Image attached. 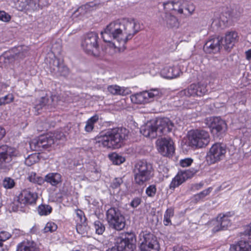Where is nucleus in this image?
<instances>
[{
	"instance_id": "a878e982",
	"label": "nucleus",
	"mask_w": 251,
	"mask_h": 251,
	"mask_svg": "<svg viewBox=\"0 0 251 251\" xmlns=\"http://www.w3.org/2000/svg\"><path fill=\"white\" fill-rule=\"evenodd\" d=\"M230 251H251V241L240 240L231 245Z\"/></svg>"
},
{
	"instance_id": "864d4df0",
	"label": "nucleus",
	"mask_w": 251,
	"mask_h": 251,
	"mask_svg": "<svg viewBox=\"0 0 251 251\" xmlns=\"http://www.w3.org/2000/svg\"><path fill=\"white\" fill-rule=\"evenodd\" d=\"M244 235H251V223L245 227Z\"/></svg>"
},
{
	"instance_id": "13d9d810",
	"label": "nucleus",
	"mask_w": 251,
	"mask_h": 251,
	"mask_svg": "<svg viewBox=\"0 0 251 251\" xmlns=\"http://www.w3.org/2000/svg\"><path fill=\"white\" fill-rule=\"evenodd\" d=\"M203 186V183L200 182L199 183L194 184L192 186V188L194 190H198L201 189Z\"/></svg>"
},
{
	"instance_id": "393cba45",
	"label": "nucleus",
	"mask_w": 251,
	"mask_h": 251,
	"mask_svg": "<svg viewBox=\"0 0 251 251\" xmlns=\"http://www.w3.org/2000/svg\"><path fill=\"white\" fill-rule=\"evenodd\" d=\"M195 9V7L193 3L187 1H183L182 2H179L177 13L187 16L192 14Z\"/></svg>"
},
{
	"instance_id": "e2e57ef3",
	"label": "nucleus",
	"mask_w": 251,
	"mask_h": 251,
	"mask_svg": "<svg viewBox=\"0 0 251 251\" xmlns=\"http://www.w3.org/2000/svg\"><path fill=\"white\" fill-rule=\"evenodd\" d=\"M5 134V130L2 127L0 126V140L1 139Z\"/></svg>"
},
{
	"instance_id": "9b49d317",
	"label": "nucleus",
	"mask_w": 251,
	"mask_h": 251,
	"mask_svg": "<svg viewBox=\"0 0 251 251\" xmlns=\"http://www.w3.org/2000/svg\"><path fill=\"white\" fill-rule=\"evenodd\" d=\"M141 251H159V245L156 236H138Z\"/></svg>"
},
{
	"instance_id": "bb28decb",
	"label": "nucleus",
	"mask_w": 251,
	"mask_h": 251,
	"mask_svg": "<svg viewBox=\"0 0 251 251\" xmlns=\"http://www.w3.org/2000/svg\"><path fill=\"white\" fill-rule=\"evenodd\" d=\"M108 91L113 95L126 96L131 93L130 90L124 87H121L117 85H111L107 87Z\"/></svg>"
},
{
	"instance_id": "37998d69",
	"label": "nucleus",
	"mask_w": 251,
	"mask_h": 251,
	"mask_svg": "<svg viewBox=\"0 0 251 251\" xmlns=\"http://www.w3.org/2000/svg\"><path fill=\"white\" fill-rule=\"evenodd\" d=\"M94 226L97 234L100 235L103 233L105 230V226L100 221H95Z\"/></svg>"
},
{
	"instance_id": "6e6d98bb",
	"label": "nucleus",
	"mask_w": 251,
	"mask_h": 251,
	"mask_svg": "<svg viewBox=\"0 0 251 251\" xmlns=\"http://www.w3.org/2000/svg\"><path fill=\"white\" fill-rule=\"evenodd\" d=\"M45 181V177L44 178L42 177L38 176L36 179V181L34 183H37L39 185H42Z\"/></svg>"
},
{
	"instance_id": "1a4fd4ad",
	"label": "nucleus",
	"mask_w": 251,
	"mask_h": 251,
	"mask_svg": "<svg viewBox=\"0 0 251 251\" xmlns=\"http://www.w3.org/2000/svg\"><path fill=\"white\" fill-rule=\"evenodd\" d=\"M160 92L158 89H153L149 91H145L138 93L130 96V99L133 103L142 104L157 98Z\"/></svg>"
},
{
	"instance_id": "a18cd8bd",
	"label": "nucleus",
	"mask_w": 251,
	"mask_h": 251,
	"mask_svg": "<svg viewBox=\"0 0 251 251\" xmlns=\"http://www.w3.org/2000/svg\"><path fill=\"white\" fill-rule=\"evenodd\" d=\"M13 99L14 97L11 94L0 98V106L11 102L13 100Z\"/></svg>"
},
{
	"instance_id": "4468645a",
	"label": "nucleus",
	"mask_w": 251,
	"mask_h": 251,
	"mask_svg": "<svg viewBox=\"0 0 251 251\" xmlns=\"http://www.w3.org/2000/svg\"><path fill=\"white\" fill-rule=\"evenodd\" d=\"M231 216V214L230 212L219 214L216 220L213 221L215 226L212 229L213 232L215 233L218 231L226 230L230 226L231 223L229 217Z\"/></svg>"
},
{
	"instance_id": "c756f323",
	"label": "nucleus",
	"mask_w": 251,
	"mask_h": 251,
	"mask_svg": "<svg viewBox=\"0 0 251 251\" xmlns=\"http://www.w3.org/2000/svg\"><path fill=\"white\" fill-rule=\"evenodd\" d=\"M62 177L57 173H50L45 176V181L52 186H56L62 181Z\"/></svg>"
},
{
	"instance_id": "f3484780",
	"label": "nucleus",
	"mask_w": 251,
	"mask_h": 251,
	"mask_svg": "<svg viewBox=\"0 0 251 251\" xmlns=\"http://www.w3.org/2000/svg\"><path fill=\"white\" fill-rule=\"evenodd\" d=\"M210 127L213 135L215 137H219L225 133L226 129V124L220 117H214L211 120Z\"/></svg>"
},
{
	"instance_id": "774afa93",
	"label": "nucleus",
	"mask_w": 251,
	"mask_h": 251,
	"mask_svg": "<svg viewBox=\"0 0 251 251\" xmlns=\"http://www.w3.org/2000/svg\"><path fill=\"white\" fill-rule=\"evenodd\" d=\"M30 233L31 234H37L38 233L37 232V229L35 227H33L31 230Z\"/></svg>"
},
{
	"instance_id": "423d86ee",
	"label": "nucleus",
	"mask_w": 251,
	"mask_h": 251,
	"mask_svg": "<svg viewBox=\"0 0 251 251\" xmlns=\"http://www.w3.org/2000/svg\"><path fill=\"white\" fill-rule=\"evenodd\" d=\"M189 140L192 146L201 148L209 143L210 139L207 131L202 129H197L189 133Z\"/></svg>"
},
{
	"instance_id": "7c9ffc66",
	"label": "nucleus",
	"mask_w": 251,
	"mask_h": 251,
	"mask_svg": "<svg viewBox=\"0 0 251 251\" xmlns=\"http://www.w3.org/2000/svg\"><path fill=\"white\" fill-rule=\"evenodd\" d=\"M99 120V116L97 114L89 118L86 122L84 129L87 132H91L94 129L95 124Z\"/></svg>"
},
{
	"instance_id": "2f4dec72",
	"label": "nucleus",
	"mask_w": 251,
	"mask_h": 251,
	"mask_svg": "<svg viewBox=\"0 0 251 251\" xmlns=\"http://www.w3.org/2000/svg\"><path fill=\"white\" fill-rule=\"evenodd\" d=\"M179 6V2L174 1H168L163 3V6L165 12L169 13L170 11H175L177 12V9Z\"/></svg>"
},
{
	"instance_id": "39448f33",
	"label": "nucleus",
	"mask_w": 251,
	"mask_h": 251,
	"mask_svg": "<svg viewBox=\"0 0 251 251\" xmlns=\"http://www.w3.org/2000/svg\"><path fill=\"white\" fill-rule=\"evenodd\" d=\"M107 219L110 225L117 230H121L125 226V220L117 207H112L106 212Z\"/></svg>"
},
{
	"instance_id": "bf43d9fd",
	"label": "nucleus",
	"mask_w": 251,
	"mask_h": 251,
	"mask_svg": "<svg viewBox=\"0 0 251 251\" xmlns=\"http://www.w3.org/2000/svg\"><path fill=\"white\" fill-rule=\"evenodd\" d=\"M10 236H0V248L3 246V242L7 240Z\"/></svg>"
},
{
	"instance_id": "69168bd1",
	"label": "nucleus",
	"mask_w": 251,
	"mask_h": 251,
	"mask_svg": "<svg viewBox=\"0 0 251 251\" xmlns=\"http://www.w3.org/2000/svg\"><path fill=\"white\" fill-rule=\"evenodd\" d=\"M91 169V172L92 173H94L97 174H99L100 173V170L99 168H98L97 167H94L93 169Z\"/></svg>"
},
{
	"instance_id": "58836bf2",
	"label": "nucleus",
	"mask_w": 251,
	"mask_h": 251,
	"mask_svg": "<svg viewBox=\"0 0 251 251\" xmlns=\"http://www.w3.org/2000/svg\"><path fill=\"white\" fill-rule=\"evenodd\" d=\"M38 211L40 215H47L51 212L52 208L49 205L42 204L38 207Z\"/></svg>"
},
{
	"instance_id": "473e14b6",
	"label": "nucleus",
	"mask_w": 251,
	"mask_h": 251,
	"mask_svg": "<svg viewBox=\"0 0 251 251\" xmlns=\"http://www.w3.org/2000/svg\"><path fill=\"white\" fill-rule=\"evenodd\" d=\"M50 102V100L47 97H42L38 101L35 105L34 109L38 114L40 113V110L43 107L48 106Z\"/></svg>"
},
{
	"instance_id": "412c9836",
	"label": "nucleus",
	"mask_w": 251,
	"mask_h": 251,
	"mask_svg": "<svg viewBox=\"0 0 251 251\" xmlns=\"http://www.w3.org/2000/svg\"><path fill=\"white\" fill-rule=\"evenodd\" d=\"M159 136L170 132L174 127V124L167 118L158 119L156 121Z\"/></svg>"
},
{
	"instance_id": "8fccbe9b",
	"label": "nucleus",
	"mask_w": 251,
	"mask_h": 251,
	"mask_svg": "<svg viewBox=\"0 0 251 251\" xmlns=\"http://www.w3.org/2000/svg\"><path fill=\"white\" fill-rule=\"evenodd\" d=\"M192 162V159L190 158H186L180 161V165L183 167H187L191 165Z\"/></svg>"
},
{
	"instance_id": "0e129e2a",
	"label": "nucleus",
	"mask_w": 251,
	"mask_h": 251,
	"mask_svg": "<svg viewBox=\"0 0 251 251\" xmlns=\"http://www.w3.org/2000/svg\"><path fill=\"white\" fill-rule=\"evenodd\" d=\"M246 59L250 60L251 58V49H250L245 52Z\"/></svg>"
},
{
	"instance_id": "7ed1b4c3",
	"label": "nucleus",
	"mask_w": 251,
	"mask_h": 251,
	"mask_svg": "<svg viewBox=\"0 0 251 251\" xmlns=\"http://www.w3.org/2000/svg\"><path fill=\"white\" fill-rule=\"evenodd\" d=\"M152 171L151 164L145 160L138 161L135 164L133 170L135 183L139 185H143L152 177Z\"/></svg>"
},
{
	"instance_id": "4d7b16f0",
	"label": "nucleus",
	"mask_w": 251,
	"mask_h": 251,
	"mask_svg": "<svg viewBox=\"0 0 251 251\" xmlns=\"http://www.w3.org/2000/svg\"><path fill=\"white\" fill-rule=\"evenodd\" d=\"M27 4L35 6L36 4L39 5L40 4L41 0H28Z\"/></svg>"
},
{
	"instance_id": "cd10ccee",
	"label": "nucleus",
	"mask_w": 251,
	"mask_h": 251,
	"mask_svg": "<svg viewBox=\"0 0 251 251\" xmlns=\"http://www.w3.org/2000/svg\"><path fill=\"white\" fill-rule=\"evenodd\" d=\"M163 24L168 27H177L179 23L177 19L171 13L165 12L162 17Z\"/></svg>"
},
{
	"instance_id": "9d476101",
	"label": "nucleus",
	"mask_w": 251,
	"mask_h": 251,
	"mask_svg": "<svg viewBox=\"0 0 251 251\" xmlns=\"http://www.w3.org/2000/svg\"><path fill=\"white\" fill-rule=\"evenodd\" d=\"M16 155V151L14 148L6 145L0 147V169H6L9 167L12 157Z\"/></svg>"
},
{
	"instance_id": "de8ad7c7",
	"label": "nucleus",
	"mask_w": 251,
	"mask_h": 251,
	"mask_svg": "<svg viewBox=\"0 0 251 251\" xmlns=\"http://www.w3.org/2000/svg\"><path fill=\"white\" fill-rule=\"evenodd\" d=\"M123 182V180L121 177L115 178L113 179L111 183V186L113 189L118 188Z\"/></svg>"
},
{
	"instance_id": "3c124183",
	"label": "nucleus",
	"mask_w": 251,
	"mask_h": 251,
	"mask_svg": "<svg viewBox=\"0 0 251 251\" xmlns=\"http://www.w3.org/2000/svg\"><path fill=\"white\" fill-rule=\"evenodd\" d=\"M141 203V200L139 198H135L130 203V205L133 207H137Z\"/></svg>"
},
{
	"instance_id": "6ab92c4d",
	"label": "nucleus",
	"mask_w": 251,
	"mask_h": 251,
	"mask_svg": "<svg viewBox=\"0 0 251 251\" xmlns=\"http://www.w3.org/2000/svg\"><path fill=\"white\" fill-rule=\"evenodd\" d=\"M50 72L57 76H66L69 74L68 68L64 64L63 62L57 58L52 60V64L50 65Z\"/></svg>"
},
{
	"instance_id": "f257e3e1",
	"label": "nucleus",
	"mask_w": 251,
	"mask_h": 251,
	"mask_svg": "<svg viewBox=\"0 0 251 251\" xmlns=\"http://www.w3.org/2000/svg\"><path fill=\"white\" fill-rule=\"evenodd\" d=\"M140 31L139 24L134 19H123L110 23L104 31L101 37L109 46L121 51L126 49V42Z\"/></svg>"
},
{
	"instance_id": "a211bd4d",
	"label": "nucleus",
	"mask_w": 251,
	"mask_h": 251,
	"mask_svg": "<svg viewBox=\"0 0 251 251\" xmlns=\"http://www.w3.org/2000/svg\"><path fill=\"white\" fill-rule=\"evenodd\" d=\"M222 38L219 36L210 37L205 43L203 50L207 53H216L219 52L223 46L221 43Z\"/></svg>"
},
{
	"instance_id": "c9c22d12",
	"label": "nucleus",
	"mask_w": 251,
	"mask_h": 251,
	"mask_svg": "<svg viewBox=\"0 0 251 251\" xmlns=\"http://www.w3.org/2000/svg\"><path fill=\"white\" fill-rule=\"evenodd\" d=\"M77 215L79 216L81 224L76 226V230L77 233L79 234H83L84 233V228H86V218L85 216H83V218L82 217V212L80 211V214L77 213Z\"/></svg>"
},
{
	"instance_id": "b1692460",
	"label": "nucleus",
	"mask_w": 251,
	"mask_h": 251,
	"mask_svg": "<svg viewBox=\"0 0 251 251\" xmlns=\"http://www.w3.org/2000/svg\"><path fill=\"white\" fill-rule=\"evenodd\" d=\"M181 73L178 66H166L161 71V75L164 78L173 79L178 76Z\"/></svg>"
},
{
	"instance_id": "c03bdc74",
	"label": "nucleus",
	"mask_w": 251,
	"mask_h": 251,
	"mask_svg": "<svg viewBox=\"0 0 251 251\" xmlns=\"http://www.w3.org/2000/svg\"><path fill=\"white\" fill-rule=\"evenodd\" d=\"M57 228V225L52 222H49L48 223L46 226L45 227L44 230V233H48L49 232L51 233L53 231H55Z\"/></svg>"
},
{
	"instance_id": "ddd939ff",
	"label": "nucleus",
	"mask_w": 251,
	"mask_h": 251,
	"mask_svg": "<svg viewBox=\"0 0 251 251\" xmlns=\"http://www.w3.org/2000/svg\"><path fill=\"white\" fill-rule=\"evenodd\" d=\"M207 91L206 84L201 82L197 84H191L187 88L181 91L180 94L187 97H201L204 95Z\"/></svg>"
},
{
	"instance_id": "72a5a7b5",
	"label": "nucleus",
	"mask_w": 251,
	"mask_h": 251,
	"mask_svg": "<svg viewBox=\"0 0 251 251\" xmlns=\"http://www.w3.org/2000/svg\"><path fill=\"white\" fill-rule=\"evenodd\" d=\"M25 204H23L22 201L19 200V197H17L14 201L10 204V208L14 212L24 211Z\"/></svg>"
},
{
	"instance_id": "0eeeda50",
	"label": "nucleus",
	"mask_w": 251,
	"mask_h": 251,
	"mask_svg": "<svg viewBox=\"0 0 251 251\" xmlns=\"http://www.w3.org/2000/svg\"><path fill=\"white\" fill-rule=\"evenodd\" d=\"M226 149L219 143L212 145L206 156V161L210 164H214L222 160L225 156Z\"/></svg>"
},
{
	"instance_id": "79ce46f5",
	"label": "nucleus",
	"mask_w": 251,
	"mask_h": 251,
	"mask_svg": "<svg viewBox=\"0 0 251 251\" xmlns=\"http://www.w3.org/2000/svg\"><path fill=\"white\" fill-rule=\"evenodd\" d=\"M243 12V10L242 8L238 6H236L230 12L229 15L231 18L234 19H238L242 15Z\"/></svg>"
},
{
	"instance_id": "20e7f679",
	"label": "nucleus",
	"mask_w": 251,
	"mask_h": 251,
	"mask_svg": "<svg viewBox=\"0 0 251 251\" xmlns=\"http://www.w3.org/2000/svg\"><path fill=\"white\" fill-rule=\"evenodd\" d=\"M99 36L97 33L91 32L86 34L81 42V47L87 54L97 56L99 54Z\"/></svg>"
},
{
	"instance_id": "f704fd0d",
	"label": "nucleus",
	"mask_w": 251,
	"mask_h": 251,
	"mask_svg": "<svg viewBox=\"0 0 251 251\" xmlns=\"http://www.w3.org/2000/svg\"><path fill=\"white\" fill-rule=\"evenodd\" d=\"M212 190V188L209 187L206 189L204 190L203 191H201V192L195 195L194 196V200L196 202L200 201L203 200L204 198L209 195V194L211 193V192Z\"/></svg>"
},
{
	"instance_id": "ea45409f",
	"label": "nucleus",
	"mask_w": 251,
	"mask_h": 251,
	"mask_svg": "<svg viewBox=\"0 0 251 251\" xmlns=\"http://www.w3.org/2000/svg\"><path fill=\"white\" fill-rule=\"evenodd\" d=\"M38 155L36 154H32L28 156L25 159V164L28 166H30L39 161Z\"/></svg>"
},
{
	"instance_id": "dca6fc26",
	"label": "nucleus",
	"mask_w": 251,
	"mask_h": 251,
	"mask_svg": "<svg viewBox=\"0 0 251 251\" xmlns=\"http://www.w3.org/2000/svg\"><path fill=\"white\" fill-rule=\"evenodd\" d=\"M198 170H187L185 171L179 172L177 175L173 179L170 185V189H175L179 186L187 179L192 177L197 172Z\"/></svg>"
},
{
	"instance_id": "680f3d73",
	"label": "nucleus",
	"mask_w": 251,
	"mask_h": 251,
	"mask_svg": "<svg viewBox=\"0 0 251 251\" xmlns=\"http://www.w3.org/2000/svg\"><path fill=\"white\" fill-rule=\"evenodd\" d=\"M52 48L54 50L56 49V51L59 53L61 50V46L59 44H56L53 45Z\"/></svg>"
},
{
	"instance_id": "338daca9",
	"label": "nucleus",
	"mask_w": 251,
	"mask_h": 251,
	"mask_svg": "<svg viewBox=\"0 0 251 251\" xmlns=\"http://www.w3.org/2000/svg\"><path fill=\"white\" fill-rule=\"evenodd\" d=\"M173 251H184V250L181 247L177 246L174 247Z\"/></svg>"
},
{
	"instance_id": "f03ea898",
	"label": "nucleus",
	"mask_w": 251,
	"mask_h": 251,
	"mask_svg": "<svg viewBox=\"0 0 251 251\" xmlns=\"http://www.w3.org/2000/svg\"><path fill=\"white\" fill-rule=\"evenodd\" d=\"M126 130L125 128H115L102 132L97 138L99 146L108 149H118L121 147L122 141L125 139Z\"/></svg>"
},
{
	"instance_id": "aec40b11",
	"label": "nucleus",
	"mask_w": 251,
	"mask_h": 251,
	"mask_svg": "<svg viewBox=\"0 0 251 251\" xmlns=\"http://www.w3.org/2000/svg\"><path fill=\"white\" fill-rule=\"evenodd\" d=\"M140 132L145 137L151 138H154L157 136H159L156 121L148 122L145 125L142 126L140 128Z\"/></svg>"
},
{
	"instance_id": "f8f14e48",
	"label": "nucleus",
	"mask_w": 251,
	"mask_h": 251,
	"mask_svg": "<svg viewBox=\"0 0 251 251\" xmlns=\"http://www.w3.org/2000/svg\"><path fill=\"white\" fill-rule=\"evenodd\" d=\"M54 143V139L52 136L42 135L33 139L30 143V147L33 150L40 151L42 149H48Z\"/></svg>"
},
{
	"instance_id": "a19ab883",
	"label": "nucleus",
	"mask_w": 251,
	"mask_h": 251,
	"mask_svg": "<svg viewBox=\"0 0 251 251\" xmlns=\"http://www.w3.org/2000/svg\"><path fill=\"white\" fill-rule=\"evenodd\" d=\"M15 184L14 180L9 177H5L2 181V186L7 189L13 188Z\"/></svg>"
},
{
	"instance_id": "603ef678",
	"label": "nucleus",
	"mask_w": 251,
	"mask_h": 251,
	"mask_svg": "<svg viewBox=\"0 0 251 251\" xmlns=\"http://www.w3.org/2000/svg\"><path fill=\"white\" fill-rule=\"evenodd\" d=\"M52 136L54 138V140H62L64 138V135L61 132H56Z\"/></svg>"
},
{
	"instance_id": "6e6552de",
	"label": "nucleus",
	"mask_w": 251,
	"mask_h": 251,
	"mask_svg": "<svg viewBox=\"0 0 251 251\" xmlns=\"http://www.w3.org/2000/svg\"><path fill=\"white\" fill-rule=\"evenodd\" d=\"M136 241V236H130V238L125 239L119 237L115 246L106 251H133Z\"/></svg>"
},
{
	"instance_id": "2eb2a0df",
	"label": "nucleus",
	"mask_w": 251,
	"mask_h": 251,
	"mask_svg": "<svg viewBox=\"0 0 251 251\" xmlns=\"http://www.w3.org/2000/svg\"><path fill=\"white\" fill-rule=\"evenodd\" d=\"M158 150L163 156H172L175 152V148L173 141L170 138H161L158 140Z\"/></svg>"
},
{
	"instance_id": "5701e85b",
	"label": "nucleus",
	"mask_w": 251,
	"mask_h": 251,
	"mask_svg": "<svg viewBox=\"0 0 251 251\" xmlns=\"http://www.w3.org/2000/svg\"><path fill=\"white\" fill-rule=\"evenodd\" d=\"M18 197L23 204H25V206L28 204L35 203L38 198L36 193L31 192L28 189L23 190Z\"/></svg>"
},
{
	"instance_id": "49530a36",
	"label": "nucleus",
	"mask_w": 251,
	"mask_h": 251,
	"mask_svg": "<svg viewBox=\"0 0 251 251\" xmlns=\"http://www.w3.org/2000/svg\"><path fill=\"white\" fill-rule=\"evenodd\" d=\"M156 192V186L154 185H150L146 190V193L150 197H153Z\"/></svg>"
},
{
	"instance_id": "c85d7f7f",
	"label": "nucleus",
	"mask_w": 251,
	"mask_h": 251,
	"mask_svg": "<svg viewBox=\"0 0 251 251\" xmlns=\"http://www.w3.org/2000/svg\"><path fill=\"white\" fill-rule=\"evenodd\" d=\"M17 251H38V248L35 242L26 240L18 246Z\"/></svg>"
},
{
	"instance_id": "5fc2aeb1",
	"label": "nucleus",
	"mask_w": 251,
	"mask_h": 251,
	"mask_svg": "<svg viewBox=\"0 0 251 251\" xmlns=\"http://www.w3.org/2000/svg\"><path fill=\"white\" fill-rule=\"evenodd\" d=\"M35 173H31L30 175L28 176V180L33 183H35L36 178L38 177Z\"/></svg>"
},
{
	"instance_id": "e433bc0d",
	"label": "nucleus",
	"mask_w": 251,
	"mask_h": 251,
	"mask_svg": "<svg viewBox=\"0 0 251 251\" xmlns=\"http://www.w3.org/2000/svg\"><path fill=\"white\" fill-rule=\"evenodd\" d=\"M109 158L116 165H120L125 160L124 157L115 152L109 154Z\"/></svg>"
},
{
	"instance_id": "4be33fe9",
	"label": "nucleus",
	"mask_w": 251,
	"mask_h": 251,
	"mask_svg": "<svg viewBox=\"0 0 251 251\" xmlns=\"http://www.w3.org/2000/svg\"><path fill=\"white\" fill-rule=\"evenodd\" d=\"M237 33L235 31H229L226 33L224 40L222 38V45L225 50L230 51L238 40Z\"/></svg>"
},
{
	"instance_id": "09e8293b",
	"label": "nucleus",
	"mask_w": 251,
	"mask_h": 251,
	"mask_svg": "<svg viewBox=\"0 0 251 251\" xmlns=\"http://www.w3.org/2000/svg\"><path fill=\"white\" fill-rule=\"evenodd\" d=\"M11 19V16L4 11H0V20L7 22Z\"/></svg>"
},
{
	"instance_id": "052dcab7",
	"label": "nucleus",
	"mask_w": 251,
	"mask_h": 251,
	"mask_svg": "<svg viewBox=\"0 0 251 251\" xmlns=\"http://www.w3.org/2000/svg\"><path fill=\"white\" fill-rule=\"evenodd\" d=\"M12 234L19 235H24L25 233L23 231L20 230L19 229H14L13 230L12 233Z\"/></svg>"
},
{
	"instance_id": "4c0bfd02",
	"label": "nucleus",
	"mask_w": 251,
	"mask_h": 251,
	"mask_svg": "<svg viewBox=\"0 0 251 251\" xmlns=\"http://www.w3.org/2000/svg\"><path fill=\"white\" fill-rule=\"evenodd\" d=\"M174 211L172 208H168L164 216L163 223L165 226H168L171 224L170 218L174 216Z\"/></svg>"
}]
</instances>
